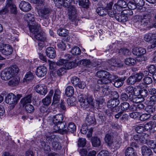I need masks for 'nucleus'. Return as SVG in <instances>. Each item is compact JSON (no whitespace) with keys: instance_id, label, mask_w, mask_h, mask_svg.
Masks as SVG:
<instances>
[{"instance_id":"12","label":"nucleus","mask_w":156,"mask_h":156,"mask_svg":"<svg viewBox=\"0 0 156 156\" xmlns=\"http://www.w3.org/2000/svg\"><path fill=\"white\" fill-rule=\"evenodd\" d=\"M35 90L40 95L44 96L47 92V87L43 84H40L36 86Z\"/></svg>"},{"instance_id":"17","label":"nucleus","mask_w":156,"mask_h":156,"mask_svg":"<svg viewBox=\"0 0 156 156\" xmlns=\"http://www.w3.org/2000/svg\"><path fill=\"white\" fill-rule=\"evenodd\" d=\"M47 69L44 66L38 67L36 70V75L38 77L44 76L46 73Z\"/></svg>"},{"instance_id":"44","label":"nucleus","mask_w":156,"mask_h":156,"mask_svg":"<svg viewBox=\"0 0 156 156\" xmlns=\"http://www.w3.org/2000/svg\"><path fill=\"white\" fill-rule=\"evenodd\" d=\"M40 111L41 113L46 115L50 112V109L47 106H43L41 107Z\"/></svg>"},{"instance_id":"15","label":"nucleus","mask_w":156,"mask_h":156,"mask_svg":"<svg viewBox=\"0 0 156 156\" xmlns=\"http://www.w3.org/2000/svg\"><path fill=\"white\" fill-rule=\"evenodd\" d=\"M70 6V7L69 10V18L70 20L73 21L76 18L77 11L75 7L73 5Z\"/></svg>"},{"instance_id":"5","label":"nucleus","mask_w":156,"mask_h":156,"mask_svg":"<svg viewBox=\"0 0 156 156\" xmlns=\"http://www.w3.org/2000/svg\"><path fill=\"white\" fill-rule=\"evenodd\" d=\"M22 96L21 94H18L16 97L13 93H11L8 94L6 97L5 101L8 104L14 105L18 103Z\"/></svg>"},{"instance_id":"62","label":"nucleus","mask_w":156,"mask_h":156,"mask_svg":"<svg viewBox=\"0 0 156 156\" xmlns=\"http://www.w3.org/2000/svg\"><path fill=\"white\" fill-rule=\"evenodd\" d=\"M151 116L150 114H143L140 116V119L142 121H144L149 119Z\"/></svg>"},{"instance_id":"26","label":"nucleus","mask_w":156,"mask_h":156,"mask_svg":"<svg viewBox=\"0 0 156 156\" xmlns=\"http://www.w3.org/2000/svg\"><path fill=\"white\" fill-rule=\"evenodd\" d=\"M61 93V92L59 90H55L52 101L53 104H55L59 102L60 98Z\"/></svg>"},{"instance_id":"56","label":"nucleus","mask_w":156,"mask_h":156,"mask_svg":"<svg viewBox=\"0 0 156 156\" xmlns=\"http://www.w3.org/2000/svg\"><path fill=\"white\" fill-rule=\"evenodd\" d=\"M136 78L134 76H130L127 80V82L129 85L134 84L136 82Z\"/></svg>"},{"instance_id":"30","label":"nucleus","mask_w":156,"mask_h":156,"mask_svg":"<svg viewBox=\"0 0 156 156\" xmlns=\"http://www.w3.org/2000/svg\"><path fill=\"white\" fill-rule=\"evenodd\" d=\"M32 97V95L29 94L24 98L20 101L21 104L24 107L27 104L30 103L31 101Z\"/></svg>"},{"instance_id":"47","label":"nucleus","mask_w":156,"mask_h":156,"mask_svg":"<svg viewBox=\"0 0 156 156\" xmlns=\"http://www.w3.org/2000/svg\"><path fill=\"white\" fill-rule=\"evenodd\" d=\"M58 34L59 35L66 37L68 34V30L66 29H59L57 31Z\"/></svg>"},{"instance_id":"28","label":"nucleus","mask_w":156,"mask_h":156,"mask_svg":"<svg viewBox=\"0 0 156 156\" xmlns=\"http://www.w3.org/2000/svg\"><path fill=\"white\" fill-rule=\"evenodd\" d=\"M141 152L143 156H150L152 154L151 149L146 146H144L142 147Z\"/></svg>"},{"instance_id":"36","label":"nucleus","mask_w":156,"mask_h":156,"mask_svg":"<svg viewBox=\"0 0 156 156\" xmlns=\"http://www.w3.org/2000/svg\"><path fill=\"white\" fill-rule=\"evenodd\" d=\"M96 11L98 14L101 16H104L108 13L107 10L105 7H100L97 8Z\"/></svg>"},{"instance_id":"45","label":"nucleus","mask_w":156,"mask_h":156,"mask_svg":"<svg viewBox=\"0 0 156 156\" xmlns=\"http://www.w3.org/2000/svg\"><path fill=\"white\" fill-rule=\"evenodd\" d=\"M144 39L147 42L153 43L152 34H146L144 35Z\"/></svg>"},{"instance_id":"11","label":"nucleus","mask_w":156,"mask_h":156,"mask_svg":"<svg viewBox=\"0 0 156 156\" xmlns=\"http://www.w3.org/2000/svg\"><path fill=\"white\" fill-rule=\"evenodd\" d=\"M151 18V15L147 13L140 16L139 19L141 25L147 26L150 23Z\"/></svg>"},{"instance_id":"21","label":"nucleus","mask_w":156,"mask_h":156,"mask_svg":"<svg viewBox=\"0 0 156 156\" xmlns=\"http://www.w3.org/2000/svg\"><path fill=\"white\" fill-rule=\"evenodd\" d=\"M132 53L135 55L140 56L145 54L146 53V51L144 48L137 47L133 49Z\"/></svg>"},{"instance_id":"60","label":"nucleus","mask_w":156,"mask_h":156,"mask_svg":"<svg viewBox=\"0 0 156 156\" xmlns=\"http://www.w3.org/2000/svg\"><path fill=\"white\" fill-rule=\"evenodd\" d=\"M25 108L27 112L29 113H31L34 111V106L30 104L27 105L25 106Z\"/></svg>"},{"instance_id":"27","label":"nucleus","mask_w":156,"mask_h":156,"mask_svg":"<svg viewBox=\"0 0 156 156\" xmlns=\"http://www.w3.org/2000/svg\"><path fill=\"white\" fill-rule=\"evenodd\" d=\"M13 51L12 47L9 44H5L4 45V48L2 51L3 55H10Z\"/></svg>"},{"instance_id":"7","label":"nucleus","mask_w":156,"mask_h":156,"mask_svg":"<svg viewBox=\"0 0 156 156\" xmlns=\"http://www.w3.org/2000/svg\"><path fill=\"white\" fill-rule=\"evenodd\" d=\"M119 103L118 99H112L108 101L107 106L108 108L112 109V111L117 112L119 110V108L118 106Z\"/></svg>"},{"instance_id":"23","label":"nucleus","mask_w":156,"mask_h":156,"mask_svg":"<svg viewBox=\"0 0 156 156\" xmlns=\"http://www.w3.org/2000/svg\"><path fill=\"white\" fill-rule=\"evenodd\" d=\"M79 64L78 61L76 59H75L73 62H67L64 65V67L66 69H70L76 67Z\"/></svg>"},{"instance_id":"58","label":"nucleus","mask_w":156,"mask_h":156,"mask_svg":"<svg viewBox=\"0 0 156 156\" xmlns=\"http://www.w3.org/2000/svg\"><path fill=\"white\" fill-rule=\"evenodd\" d=\"M127 6L129 9L131 10L134 9L137 7L135 3L133 1V0L131 2H128V3H127Z\"/></svg>"},{"instance_id":"4","label":"nucleus","mask_w":156,"mask_h":156,"mask_svg":"<svg viewBox=\"0 0 156 156\" xmlns=\"http://www.w3.org/2000/svg\"><path fill=\"white\" fill-rule=\"evenodd\" d=\"M16 3L15 0H6L5 6L3 9L0 10V14H5L8 12L9 9L12 13L16 14L18 11Z\"/></svg>"},{"instance_id":"42","label":"nucleus","mask_w":156,"mask_h":156,"mask_svg":"<svg viewBox=\"0 0 156 156\" xmlns=\"http://www.w3.org/2000/svg\"><path fill=\"white\" fill-rule=\"evenodd\" d=\"M119 53L120 55H124L125 56L129 55L131 54V52L128 49L123 48L120 49Z\"/></svg>"},{"instance_id":"3","label":"nucleus","mask_w":156,"mask_h":156,"mask_svg":"<svg viewBox=\"0 0 156 156\" xmlns=\"http://www.w3.org/2000/svg\"><path fill=\"white\" fill-rule=\"evenodd\" d=\"M63 118V116L61 114L56 115L52 118V122L55 125L54 129L58 130L59 133V130L62 129L66 125V122L62 121Z\"/></svg>"},{"instance_id":"2","label":"nucleus","mask_w":156,"mask_h":156,"mask_svg":"<svg viewBox=\"0 0 156 156\" xmlns=\"http://www.w3.org/2000/svg\"><path fill=\"white\" fill-rule=\"evenodd\" d=\"M78 101L80 105L83 108H87L89 107H94V99L92 96H88L87 97L85 95H80L79 96Z\"/></svg>"},{"instance_id":"48","label":"nucleus","mask_w":156,"mask_h":156,"mask_svg":"<svg viewBox=\"0 0 156 156\" xmlns=\"http://www.w3.org/2000/svg\"><path fill=\"white\" fill-rule=\"evenodd\" d=\"M154 105H148L145 108V111L149 114H151L154 113L155 111V109L153 106Z\"/></svg>"},{"instance_id":"14","label":"nucleus","mask_w":156,"mask_h":156,"mask_svg":"<svg viewBox=\"0 0 156 156\" xmlns=\"http://www.w3.org/2000/svg\"><path fill=\"white\" fill-rule=\"evenodd\" d=\"M140 90V86H137L135 87L132 86H128L126 87L125 90L126 93L130 95H138Z\"/></svg>"},{"instance_id":"16","label":"nucleus","mask_w":156,"mask_h":156,"mask_svg":"<svg viewBox=\"0 0 156 156\" xmlns=\"http://www.w3.org/2000/svg\"><path fill=\"white\" fill-rule=\"evenodd\" d=\"M53 90H50L48 95L42 100V102L44 105L47 106L51 104V97L53 95Z\"/></svg>"},{"instance_id":"40","label":"nucleus","mask_w":156,"mask_h":156,"mask_svg":"<svg viewBox=\"0 0 156 156\" xmlns=\"http://www.w3.org/2000/svg\"><path fill=\"white\" fill-rule=\"evenodd\" d=\"M110 78H111V76L109 77L101 78L102 79L98 80L97 81V82L99 84H106L111 82V79H110Z\"/></svg>"},{"instance_id":"38","label":"nucleus","mask_w":156,"mask_h":156,"mask_svg":"<svg viewBox=\"0 0 156 156\" xmlns=\"http://www.w3.org/2000/svg\"><path fill=\"white\" fill-rule=\"evenodd\" d=\"M33 78L34 76L32 73L30 72H28L26 74L23 80V81L24 83L25 82H27L33 80Z\"/></svg>"},{"instance_id":"61","label":"nucleus","mask_w":156,"mask_h":156,"mask_svg":"<svg viewBox=\"0 0 156 156\" xmlns=\"http://www.w3.org/2000/svg\"><path fill=\"white\" fill-rule=\"evenodd\" d=\"M156 103V95L152 96L150 98L149 101H148L147 104L154 105Z\"/></svg>"},{"instance_id":"43","label":"nucleus","mask_w":156,"mask_h":156,"mask_svg":"<svg viewBox=\"0 0 156 156\" xmlns=\"http://www.w3.org/2000/svg\"><path fill=\"white\" fill-rule=\"evenodd\" d=\"M40 143L41 148L45 151L48 152L50 151V146L49 145L47 144L43 139H41L40 140Z\"/></svg>"},{"instance_id":"6","label":"nucleus","mask_w":156,"mask_h":156,"mask_svg":"<svg viewBox=\"0 0 156 156\" xmlns=\"http://www.w3.org/2000/svg\"><path fill=\"white\" fill-rule=\"evenodd\" d=\"M52 12V10L50 7H44L40 9L38 11V13L42 19H48Z\"/></svg>"},{"instance_id":"57","label":"nucleus","mask_w":156,"mask_h":156,"mask_svg":"<svg viewBox=\"0 0 156 156\" xmlns=\"http://www.w3.org/2000/svg\"><path fill=\"white\" fill-rule=\"evenodd\" d=\"M48 62L49 66V68L51 70H55L57 68V66H58L57 64V62L51 61L50 60H48Z\"/></svg>"},{"instance_id":"53","label":"nucleus","mask_w":156,"mask_h":156,"mask_svg":"<svg viewBox=\"0 0 156 156\" xmlns=\"http://www.w3.org/2000/svg\"><path fill=\"white\" fill-rule=\"evenodd\" d=\"M79 64H82L85 66H89L91 63L90 60L85 59H83L80 61H79Z\"/></svg>"},{"instance_id":"59","label":"nucleus","mask_w":156,"mask_h":156,"mask_svg":"<svg viewBox=\"0 0 156 156\" xmlns=\"http://www.w3.org/2000/svg\"><path fill=\"white\" fill-rule=\"evenodd\" d=\"M118 12V11H117V10L114 9L113 7V9L108 11L107 13L108 14L110 17H115V18L116 13Z\"/></svg>"},{"instance_id":"18","label":"nucleus","mask_w":156,"mask_h":156,"mask_svg":"<svg viewBox=\"0 0 156 156\" xmlns=\"http://www.w3.org/2000/svg\"><path fill=\"white\" fill-rule=\"evenodd\" d=\"M19 6L20 9L24 12L29 11L31 8L30 4L25 1L21 2Z\"/></svg>"},{"instance_id":"1","label":"nucleus","mask_w":156,"mask_h":156,"mask_svg":"<svg viewBox=\"0 0 156 156\" xmlns=\"http://www.w3.org/2000/svg\"><path fill=\"white\" fill-rule=\"evenodd\" d=\"M19 69L16 65L5 69L1 73L2 79L5 80H8L12 77L16 75L19 71Z\"/></svg>"},{"instance_id":"20","label":"nucleus","mask_w":156,"mask_h":156,"mask_svg":"<svg viewBox=\"0 0 156 156\" xmlns=\"http://www.w3.org/2000/svg\"><path fill=\"white\" fill-rule=\"evenodd\" d=\"M118 12V13H116L115 19L118 21L120 22H124L127 21L128 20V18L122 12V11H121V12Z\"/></svg>"},{"instance_id":"46","label":"nucleus","mask_w":156,"mask_h":156,"mask_svg":"<svg viewBox=\"0 0 156 156\" xmlns=\"http://www.w3.org/2000/svg\"><path fill=\"white\" fill-rule=\"evenodd\" d=\"M52 146L54 150H60L62 147L61 144L59 142L55 141L52 142Z\"/></svg>"},{"instance_id":"49","label":"nucleus","mask_w":156,"mask_h":156,"mask_svg":"<svg viewBox=\"0 0 156 156\" xmlns=\"http://www.w3.org/2000/svg\"><path fill=\"white\" fill-rule=\"evenodd\" d=\"M86 144V140L84 138H79L78 140L77 145L79 147H84Z\"/></svg>"},{"instance_id":"64","label":"nucleus","mask_w":156,"mask_h":156,"mask_svg":"<svg viewBox=\"0 0 156 156\" xmlns=\"http://www.w3.org/2000/svg\"><path fill=\"white\" fill-rule=\"evenodd\" d=\"M79 79L76 76L73 77L71 79L72 83L75 86L77 87L79 82Z\"/></svg>"},{"instance_id":"41","label":"nucleus","mask_w":156,"mask_h":156,"mask_svg":"<svg viewBox=\"0 0 156 156\" xmlns=\"http://www.w3.org/2000/svg\"><path fill=\"white\" fill-rule=\"evenodd\" d=\"M91 142L93 146L95 147L99 146L101 144L100 139L97 137H93L91 140Z\"/></svg>"},{"instance_id":"52","label":"nucleus","mask_w":156,"mask_h":156,"mask_svg":"<svg viewBox=\"0 0 156 156\" xmlns=\"http://www.w3.org/2000/svg\"><path fill=\"white\" fill-rule=\"evenodd\" d=\"M55 136L52 133H48L46 135V140L50 143V142H52L55 138Z\"/></svg>"},{"instance_id":"31","label":"nucleus","mask_w":156,"mask_h":156,"mask_svg":"<svg viewBox=\"0 0 156 156\" xmlns=\"http://www.w3.org/2000/svg\"><path fill=\"white\" fill-rule=\"evenodd\" d=\"M96 75L98 77L101 78L109 77L110 76V75L108 72L104 70H101L98 71L96 73Z\"/></svg>"},{"instance_id":"24","label":"nucleus","mask_w":156,"mask_h":156,"mask_svg":"<svg viewBox=\"0 0 156 156\" xmlns=\"http://www.w3.org/2000/svg\"><path fill=\"white\" fill-rule=\"evenodd\" d=\"M30 31L35 34L39 32L40 29V25L37 23L34 25H30L29 26Z\"/></svg>"},{"instance_id":"25","label":"nucleus","mask_w":156,"mask_h":156,"mask_svg":"<svg viewBox=\"0 0 156 156\" xmlns=\"http://www.w3.org/2000/svg\"><path fill=\"white\" fill-rule=\"evenodd\" d=\"M46 53L47 56L51 58H54L56 57L55 52L54 48L52 47H49L47 48Z\"/></svg>"},{"instance_id":"35","label":"nucleus","mask_w":156,"mask_h":156,"mask_svg":"<svg viewBox=\"0 0 156 156\" xmlns=\"http://www.w3.org/2000/svg\"><path fill=\"white\" fill-rule=\"evenodd\" d=\"M126 65L129 66H133L136 63V59L132 58H126L124 61Z\"/></svg>"},{"instance_id":"34","label":"nucleus","mask_w":156,"mask_h":156,"mask_svg":"<svg viewBox=\"0 0 156 156\" xmlns=\"http://www.w3.org/2000/svg\"><path fill=\"white\" fill-rule=\"evenodd\" d=\"M78 2H79V5L82 7L85 8H88L89 3V0H78L76 3L73 1L72 3L77 4Z\"/></svg>"},{"instance_id":"55","label":"nucleus","mask_w":156,"mask_h":156,"mask_svg":"<svg viewBox=\"0 0 156 156\" xmlns=\"http://www.w3.org/2000/svg\"><path fill=\"white\" fill-rule=\"evenodd\" d=\"M81 51L80 49L77 46L73 47L71 51V52L73 54L76 55L80 54Z\"/></svg>"},{"instance_id":"51","label":"nucleus","mask_w":156,"mask_h":156,"mask_svg":"<svg viewBox=\"0 0 156 156\" xmlns=\"http://www.w3.org/2000/svg\"><path fill=\"white\" fill-rule=\"evenodd\" d=\"M124 80L122 79L116 80L114 83V86L116 87H119L122 85Z\"/></svg>"},{"instance_id":"19","label":"nucleus","mask_w":156,"mask_h":156,"mask_svg":"<svg viewBox=\"0 0 156 156\" xmlns=\"http://www.w3.org/2000/svg\"><path fill=\"white\" fill-rule=\"evenodd\" d=\"M145 136H147V135L138 134L134 135L133 138L134 140L137 142V143L140 144H143L144 143L146 140L145 139Z\"/></svg>"},{"instance_id":"63","label":"nucleus","mask_w":156,"mask_h":156,"mask_svg":"<svg viewBox=\"0 0 156 156\" xmlns=\"http://www.w3.org/2000/svg\"><path fill=\"white\" fill-rule=\"evenodd\" d=\"M122 11L127 18L128 17L132 16L133 14V12L132 10L129 9L127 10H123Z\"/></svg>"},{"instance_id":"54","label":"nucleus","mask_w":156,"mask_h":156,"mask_svg":"<svg viewBox=\"0 0 156 156\" xmlns=\"http://www.w3.org/2000/svg\"><path fill=\"white\" fill-rule=\"evenodd\" d=\"M139 90V93L138 94V95H140L142 97H145L148 94L147 90L144 89H141L140 86Z\"/></svg>"},{"instance_id":"22","label":"nucleus","mask_w":156,"mask_h":156,"mask_svg":"<svg viewBox=\"0 0 156 156\" xmlns=\"http://www.w3.org/2000/svg\"><path fill=\"white\" fill-rule=\"evenodd\" d=\"M139 95H130L129 100L133 103H140L144 101V99L143 98L138 97Z\"/></svg>"},{"instance_id":"8","label":"nucleus","mask_w":156,"mask_h":156,"mask_svg":"<svg viewBox=\"0 0 156 156\" xmlns=\"http://www.w3.org/2000/svg\"><path fill=\"white\" fill-rule=\"evenodd\" d=\"M120 108L123 112L128 111H134L136 110V107L130 106L129 103L127 102H124L121 103L119 105Z\"/></svg>"},{"instance_id":"37","label":"nucleus","mask_w":156,"mask_h":156,"mask_svg":"<svg viewBox=\"0 0 156 156\" xmlns=\"http://www.w3.org/2000/svg\"><path fill=\"white\" fill-rule=\"evenodd\" d=\"M20 80V78L18 77H14L9 81V85L12 87L16 86L18 84Z\"/></svg>"},{"instance_id":"32","label":"nucleus","mask_w":156,"mask_h":156,"mask_svg":"<svg viewBox=\"0 0 156 156\" xmlns=\"http://www.w3.org/2000/svg\"><path fill=\"white\" fill-rule=\"evenodd\" d=\"M34 37L38 41H45L46 37L44 32L42 31L39 32L34 35Z\"/></svg>"},{"instance_id":"10","label":"nucleus","mask_w":156,"mask_h":156,"mask_svg":"<svg viewBox=\"0 0 156 156\" xmlns=\"http://www.w3.org/2000/svg\"><path fill=\"white\" fill-rule=\"evenodd\" d=\"M56 5L60 7L63 5L66 8H69L73 1L76 3L78 0H53Z\"/></svg>"},{"instance_id":"39","label":"nucleus","mask_w":156,"mask_h":156,"mask_svg":"<svg viewBox=\"0 0 156 156\" xmlns=\"http://www.w3.org/2000/svg\"><path fill=\"white\" fill-rule=\"evenodd\" d=\"M74 93V89L73 87L71 86H68L65 90V94L68 97L72 96Z\"/></svg>"},{"instance_id":"9","label":"nucleus","mask_w":156,"mask_h":156,"mask_svg":"<svg viewBox=\"0 0 156 156\" xmlns=\"http://www.w3.org/2000/svg\"><path fill=\"white\" fill-rule=\"evenodd\" d=\"M76 126L74 123L70 122L69 123L67 128L65 125L62 129L59 130V133L62 134L66 133L68 132L73 133L76 131Z\"/></svg>"},{"instance_id":"50","label":"nucleus","mask_w":156,"mask_h":156,"mask_svg":"<svg viewBox=\"0 0 156 156\" xmlns=\"http://www.w3.org/2000/svg\"><path fill=\"white\" fill-rule=\"evenodd\" d=\"M105 142L108 144H111L113 143L112 137V136L109 134L105 135Z\"/></svg>"},{"instance_id":"33","label":"nucleus","mask_w":156,"mask_h":156,"mask_svg":"<svg viewBox=\"0 0 156 156\" xmlns=\"http://www.w3.org/2000/svg\"><path fill=\"white\" fill-rule=\"evenodd\" d=\"M86 123L88 126L95 124L96 121L94 116L93 115H88L86 119Z\"/></svg>"},{"instance_id":"29","label":"nucleus","mask_w":156,"mask_h":156,"mask_svg":"<svg viewBox=\"0 0 156 156\" xmlns=\"http://www.w3.org/2000/svg\"><path fill=\"white\" fill-rule=\"evenodd\" d=\"M125 156H137V154L133 147H128L125 150Z\"/></svg>"},{"instance_id":"13","label":"nucleus","mask_w":156,"mask_h":156,"mask_svg":"<svg viewBox=\"0 0 156 156\" xmlns=\"http://www.w3.org/2000/svg\"><path fill=\"white\" fill-rule=\"evenodd\" d=\"M127 7V3L124 0H119L114 5V9L118 12H121L123 10L122 9L123 8Z\"/></svg>"}]
</instances>
